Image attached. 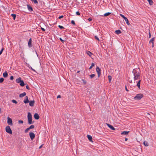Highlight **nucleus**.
<instances>
[{
	"label": "nucleus",
	"mask_w": 156,
	"mask_h": 156,
	"mask_svg": "<svg viewBox=\"0 0 156 156\" xmlns=\"http://www.w3.org/2000/svg\"><path fill=\"white\" fill-rule=\"evenodd\" d=\"M26 95V93L25 92H24L23 93L20 94L19 95V97L20 98H22L24 96H25Z\"/></svg>",
	"instance_id": "16"
},
{
	"label": "nucleus",
	"mask_w": 156,
	"mask_h": 156,
	"mask_svg": "<svg viewBox=\"0 0 156 156\" xmlns=\"http://www.w3.org/2000/svg\"><path fill=\"white\" fill-rule=\"evenodd\" d=\"M94 64L93 63H92L91 64V65L90 66L89 68V69H91L92 68V67L94 66Z\"/></svg>",
	"instance_id": "31"
},
{
	"label": "nucleus",
	"mask_w": 156,
	"mask_h": 156,
	"mask_svg": "<svg viewBox=\"0 0 156 156\" xmlns=\"http://www.w3.org/2000/svg\"><path fill=\"white\" fill-rule=\"evenodd\" d=\"M76 14L77 15L79 16L80 15V13L79 12H76Z\"/></svg>",
	"instance_id": "43"
},
{
	"label": "nucleus",
	"mask_w": 156,
	"mask_h": 156,
	"mask_svg": "<svg viewBox=\"0 0 156 156\" xmlns=\"http://www.w3.org/2000/svg\"><path fill=\"white\" fill-rule=\"evenodd\" d=\"M109 81L110 82L112 80V76H108Z\"/></svg>",
	"instance_id": "29"
},
{
	"label": "nucleus",
	"mask_w": 156,
	"mask_h": 156,
	"mask_svg": "<svg viewBox=\"0 0 156 156\" xmlns=\"http://www.w3.org/2000/svg\"><path fill=\"white\" fill-rule=\"evenodd\" d=\"M23 123V121L21 120H20L18 121V123Z\"/></svg>",
	"instance_id": "40"
},
{
	"label": "nucleus",
	"mask_w": 156,
	"mask_h": 156,
	"mask_svg": "<svg viewBox=\"0 0 156 156\" xmlns=\"http://www.w3.org/2000/svg\"><path fill=\"white\" fill-rule=\"evenodd\" d=\"M29 102V101L27 96H26L25 99L23 100V102L25 104H27Z\"/></svg>",
	"instance_id": "9"
},
{
	"label": "nucleus",
	"mask_w": 156,
	"mask_h": 156,
	"mask_svg": "<svg viewBox=\"0 0 156 156\" xmlns=\"http://www.w3.org/2000/svg\"><path fill=\"white\" fill-rule=\"evenodd\" d=\"M29 136L31 139L32 140H33L35 137V134L32 132H30Z\"/></svg>",
	"instance_id": "7"
},
{
	"label": "nucleus",
	"mask_w": 156,
	"mask_h": 156,
	"mask_svg": "<svg viewBox=\"0 0 156 156\" xmlns=\"http://www.w3.org/2000/svg\"><path fill=\"white\" fill-rule=\"evenodd\" d=\"M63 17V16H62H62H59L58 17V18H59V19H61V18H62Z\"/></svg>",
	"instance_id": "48"
},
{
	"label": "nucleus",
	"mask_w": 156,
	"mask_h": 156,
	"mask_svg": "<svg viewBox=\"0 0 156 156\" xmlns=\"http://www.w3.org/2000/svg\"><path fill=\"white\" fill-rule=\"evenodd\" d=\"M27 8L29 11L30 12H31L33 11V9L32 7L29 5H27Z\"/></svg>",
	"instance_id": "15"
},
{
	"label": "nucleus",
	"mask_w": 156,
	"mask_h": 156,
	"mask_svg": "<svg viewBox=\"0 0 156 156\" xmlns=\"http://www.w3.org/2000/svg\"><path fill=\"white\" fill-rule=\"evenodd\" d=\"M28 46L29 48H30L32 46V39L31 38L30 39L28 42Z\"/></svg>",
	"instance_id": "13"
},
{
	"label": "nucleus",
	"mask_w": 156,
	"mask_h": 156,
	"mask_svg": "<svg viewBox=\"0 0 156 156\" xmlns=\"http://www.w3.org/2000/svg\"><path fill=\"white\" fill-rule=\"evenodd\" d=\"M148 1V2L149 3V4L150 5H152L153 4V2L152 0H147Z\"/></svg>",
	"instance_id": "22"
},
{
	"label": "nucleus",
	"mask_w": 156,
	"mask_h": 156,
	"mask_svg": "<svg viewBox=\"0 0 156 156\" xmlns=\"http://www.w3.org/2000/svg\"><path fill=\"white\" fill-rule=\"evenodd\" d=\"M82 81H83V83L85 84L87 83L86 80H85L82 79Z\"/></svg>",
	"instance_id": "39"
},
{
	"label": "nucleus",
	"mask_w": 156,
	"mask_h": 156,
	"mask_svg": "<svg viewBox=\"0 0 156 156\" xmlns=\"http://www.w3.org/2000/svg\"><path fill=\"white\" fill-rule=\"evenodd\" d=\"M139 71V70L138 69H135L133 71V73L134 76V80L135 81L140 78V74Z\"/></svg>",
	"instance_id": "1"
},
{
	"label": "nucleus",
	"mask_w": 156,
	"mask_h": 156,
	"mask_svg": "<svg viewBox=\"0 0 156 156\" xmlns=\"http://www.w3.org/2000/svg\"><path fill=\"white\" fill-rule=\"evenodd\" d=\"M28 128L30 129H33L34 128V125H31Z\"/></svg>",
	"instance_id": "32"
},
{
	"label": "nucleus",
	"mask_w": 156,
	"mask_h": 156,
	"mask_svg": "<svg viewBox=\"0 0 156 156\" xmlns=\"http://www.w3.org/2000/svg\"><path fill=\"white\" fill-rule=\"evenodd\" d=\"M106 124L107 125V126L112 130H115V128H114L112 125L108 123H106Z\"/></svg>",
	"instance_id": "12"
},
{
	"label": "nucleus",
	"mask_w": 156,
	"mask_h": 156,
	"mask_svg": "<svg viewBox=\"0 0 156 156\" xmlns=\"http://www.w3.org/2000/svg\"><path fill=\"white\" fill-rule=\"evenodd\" d=\"M26 88L28 90H30V89L28 85L26 86Z\"/></svg>",
	"instance_id": "46"
},
{
	"label": "nucleus",
	"mask_w": 156,
	"mask_h": 156,
	"mask_svg": "<svg viewBox=\"0 0 156 156\" xmlns=\"http://www.w3.org/2000/svg\"><path fill=\"white\" fill-rule=\"evenodd\" d=\"M95 38L96 40H98V41H99V38L97 36H95Z\"/></svg>",
	"instance_id": "44"
},
{
	"label": "nucleus",
	"mask_w": 156,
	"mask_h": 156,
	"mask_svg": "<svg viewBox=\"0 0 156 156\" xmlns=\"http://www.w3.org/2000/svg\"><path fill=\"white\" fill-rule=\"evenodd\" d=\"M125 89L127 91H129L127 89L126 86H125Z\"/></svg>",
	"instance_id": "52"
},
{
	"label": "nucleus",
	"mask_w": 156,
	"mask_h": 156,
	"mask_svg": "<svg viewBox=\"0 0 156 156\" xmlns=\"http://www.w3.org/2000/svg\"><path fill=\"white\" fill-rule=\"evenodd\" d=\"M21 81H22V80H21V78L19 77V78H18L16 79V82L17 83H20Z\"/></svg>",
	"instance_id": "18"
},
{
	"label": "nucleus",
	"mask_w": 156,
	"mask_h": 156,
	"mask_svg": "<svg viewBox=\"0 0 156 156\" xmlns=\"http://www.w3.org/2000/svg\"><path fill=\"white\" fill-rule=\"evenodd\" d=\"M36 54H37V56H38L37 54V52H36Z\"/></svg>",
	"instance_id": "58"
},
{
	"label": "nucleus",
	"mask_w": 156,
	"mask_h": 156,
	"mask_svg": "<svg viewBox=\"0 0 156 156\" xmlns=\"http://www.w3.org/2000/svg\"><path fill=\"white\" fill-rule=\"evenodd\" d=\"M8 73L6 72H5L3 74V75L4 77H6L8 76Z\"/></svg>",
	"instance_id": "21"
},
{
	"label": "nucleus",
	"mask_w": 156,
	"mask_h": 156,
	"mask_svg": "<svg viewBox=\"0 0 156 156\" xmlns=\"http://www.w3.org/2000/svg\"><path fill=\"white\" fill-rule=\"evenodd\" d=\"M79 72H80V71H79L77 72V73H79Z\"/></svg>",
	"instance_id": "57"
},
{
	"label": "nucleus",
	"mask_w": 156,
	"mask_h": 156,
	"mask_svg": "<svg viewBox=\"0 0 156 156\" xmlns=\"http://www.w3.org/2000/svg\"><path fill=\"white\" fill-rule=\"evenodd\" d=\"M41 30L43 31H45V30L44 29V28H42V27H41Z\"/></svg>",
	"instance_id": "51"
},
{
	"label": "nucleus",
	"mask_w": 156,
	"mask_h": 156,
	"mask_svg": "<svg viewBox=\"0 0 156 156\" xmlns=\"http://www.w3.org/2000/svg\"><path fill=\"white\" fill-rule=\"evenodd\" d=\"M128 140V139L127 138H125V141H126Z\"/></svg>",
	"instance_id": "55"
},
{
	"label": "nucleus",
	"mask_w": 156,
	"mask_h": 156,
	"mask_svg": "<svg viewBox=\"0 0 156 156\" xmlns=\"http://www.w3.org/2000/svg\"><path fill=\"white\" fill-rule=\"evenodd\" d=\"M4 49V48H2V49L1 50V51H0V55H1L2 54V52Z\"/></svg>",
	"instance_id": "35"
},
{
	"label": "nucleus",
	"mask_w": 156,
	"mask_h": 156,
	"mask_svg": "<svg viewBox=\"0 0 156 156\" xmlns=\"http://www.w3.org/2000/svg\"><path fill=\"white\" fill-rule=\"evenodd\" d=\"M61 96L60 95H58L57 97V98H61Z\"/></svg>",
	"instance_id": "53"
},
{
	"label": "nucleus",
	"mask_w": 156,
	"mask_h": 156,
	"mask_svg": "<svg viewBox=\"0 0 156 156\" xmlns=\"http://www.w3.org/2000/svg\"><path fill=\"white\" fill-rule=\"evenodd\" d=\"M32 2H33L35 4H37L38 3V2L37 0H31Z\"/></svg>",
	"instance_id": "34"
},
{
	"label": "nucleus",
	"mask_w": 156,
	"mask_h": 156,
	"mask_svg": "<svg viewBox=\"0 0 156 156\" xmlns=\"http://www.w3.org/2000/svg\"><path fill=\"white\" fill-rule=\"evenodd\" d=\"M27 118L28 119V123L29 124H31L34 123V121H32V115L30 112L28 113Z\"/></svg>",
	"instance_id": "2"
},
{
	"label": "nucleus",
	"mask_w": 156,
	"mask_h": 156,
	"mask_svg": "<svg viewBox=\"0 0 156 156\" xmlns=\"http://www.w3.org/2000/svg\"><path fill=\"white\" fill-rule=\"evenodd\" d=\"M140 82L141 80H140L137 83V84L136 85L140 89Z\"/></svg>",
	"instance_id": "19"
},
{
	"label": "nucleus",
	"mask_w": 156,
	"mask_h": 156,
	"mask_svg": "<svg viewBox=\"0 0 156 156\" xmlns=\"http://www.w3.org/2000/svg\"><path fill=\"white\" fill-rule=\"evenodd\" d=\"M59 39L62 43H64L65 42V41L62 40L61 38H60Z\"/></svg>",
	"instance_id": "42"
},
{
	"label": "nucleus",
	"mask_w": 156,
	"mask_h": 156,
	"mask_svg": "<svg viewBox=\"0 0 156 156\" xmlns=\"http://www.w3.org/2000/svg\"><path fill=\"white\" fill-rule=\"evenodd\" d=\"M143 96L144 95L143 94H138L134 98V99L137 100H140Z\"/></svg>",
	"instance_id": "3"
},
{
	"label": "nucleus",
	"mask_w": 156,
	"mask_h": 156,
	"mask_svg": "<svg viewBox=\"0 0 156 156\" xmlns=\"http://www.w3.org/2000/svg\"><path fill=\"white\" fill-rule=\"evenodd\" d=\"M7 123L8 124L10 125H12V120L11 118H10L9 117H7Z\"/></svg>",
	"instance_id": "6"
},
{
	"label": "nucleus",
	"mask_w": 156,
	"mask_h": 156,
	"mask_svg": "<svg viewBox=\"0 0 156 156\" xmlns=\"http://www.w3.org/2000/svg\"><path fill=\"white\" fill-rule=\"evenodd\" d=\"M90 78L91 79L92 78L95 76V75L94 74H92L90 75Z\"/></svg>",
	"instance_id": "33"
},
{
	"label": "nucleus",
	"mask_w": 156,
	"mask_h": 156,
	"mask_svg": "<svg viewBox=\"0 0 156 156\" xmlns=\"http://www.w3.org/2000/svg\"><path fill=\"white\" fill-rule=\"evenodd\" d=\"M34 117L35 119L38 120L39 119L40 117L38 114L36 113L34 115Z\"/></svg>",
	"instance_id": "11"
},
{
	"label": "nucleus",
	"mask_w": 156,
	"mask_h": 156,
	"mask_svg": "<svg viewBox=\"0 0 156 156\" xmlns=\"http://www.w3.org/2000/svg\"><path fill=\"white\" fill-rule=\"evenodd\" d=\"M4 81V79L2 78H0V83H2Z\"/></svg>",
	"instance_id": "36"
},
{
	"label": "nucleus",
	"mask_w": 156,
	"mask_h": 156,
	"mask_svg": "<svg viewBox=\"0 0 156 156\" xmlns=\"http://www.w3.org/2000/svg\"><path fill=\"white\" fill-rule=\"evenodd\" d=\"M58 27L61 29L64 28L62 26L60 25L58 26Z\"/></svg>",
	"instance_id": "37"
},
{
	"label": "nucleus",
	"mask_w": 156,
	"mask_h": 156,
	"mask_svg": "<svg viewBox=\"0 0 156 156\" xmlns=\"http://www.w3.org/2000/svg\"><path fill=\"white\" fill-rule=\"evenodd\" d=\"M129 133V131H123L121 133V134L122 135H127L128 133Z\"/></svg>",
	"instance_id": "17"
},
{
	"label": "nucleus",
	"mask_w": 156,
	"mask_h": 156,
	"mask_svg": "<svg viewBox=\"0 0 156 156\" xmlns=\"http://www.w3.org/2000/svg\"><path fill=\"white\" fill-rule=\"evenodd\" d=\"M12 102L14 103H15V104H17V102L15 100L13 99L12 100Z\"/></svg>",
	"instance_id": "30"
},
{
	"label": "nucleus",
	"mask_w": 156,
	"mask_h": 156,
	"mask_svg": "<svg viewBox=\"0 0 156 156\" xmlns=\"http://www.w3.org/2000/svg\"><path fill=\"white\" fill-rule=\"evenodd\" d=\"M20 85L22 87L24 86L25 84L23 80H22L20 82Z\"/></svg>",
	"instance_id": "24"
},
{
	"label": "nucleus",
	"mask_w": 156,
	"mask_h": 156,
	"mask_svg": "<svg viewBox=\"0 0 156 156\" xmlns=\"http://www.w3.org/2000/svg\"><path fill=\"white\" fill-rule=\"evenodd\" d=\"M115 33L117 34H119L121 33V31L119 30H118L115 31Z\"/></svg>",
	"instance_id": "23"
},
{
	"label": "nucleus",
	"mask_w": 156,
	"mask_h": 156,
	"mask_svg": "<svg viewBox=\"0 0 156 156\" xmlns=\"http://www.w3.org/2000/svg\"><path fill=\"white\" fill-rule=\"evenodd\" d=\"M144 144L145 146H148V144L147 142L146 141H144Z\"/></svg>",
	"instance_id": "25"
},
{
	"label": "nucleus",
	"mask_w": 156,
	"mask_h": 156,
	"mask_svg": "<svg viewBox=\"0 0 156 156\" xmlns=\"http://www.w3.org/2000/svg\"><path fill=\"white\" fill-rule=\"evenodd\" d=\"M5 130L7 133H8L10 134H12V132L9 126H7L6 127Z\"/></svg>",
	"instance_id": "4"
},
{
	"label": "nucleus",
	"mask_w": 156,
	"mask_h": 156,
	"mask_svg": "<svg viewBox=\"0 0 156 156\" xmlns=\"http://www.w3.org/2000/svg\"><path fill=\"white\" fill-rule=\"evenodd\" d=\"M29 67L30 69H31L33 71H34V72H35V71H35V70L34 69H33V68L31 67V66H30V67Z\"/></svg>",
	"instance_id": "45"
},
{
	"label": "nucleus",
	"mask_w": 156,
	"mask_h": 156,
	"mask_svg": "<svg viewBox=\"0 0 156 156\" xmlns=\"http://www.w3.org/2000/svg\"><path fill=\"white\" fill-rule=\"evenodd\" d=\"M87 137L88 139V140L90 141H92V137L89 135H87Z\"/></svg>",
	"instance_id": "20"
},
{
	"label": "nucleus",
	"mask_w": 156,
	"mask_h": 156,
	"mask_svg": "<svg viewBox=\"0 0 156 156\" xmlns=\"http://www.w3.org/2000/svg\"><path fill=\"white\" fill-rule=\"evenodd\" d=\"M129 82L130 83H132V80H129Z\"/></svg>",
	"instance_id": "56"
},
{
	"label": "nucleus",
	"mask_w": 156,
	"mask_h": 156,
	"mask_svg": "<svg viewBox=\"0 0 156 156\" xmlns=\"http://www.w3.org/2000/svg\"><path fill=\"white\" fill-rule=\"evenodd\" d=\"M71 23L73 25H75V21L74 20H72L71 21Z\"/></svg>",
	"instance_id": "41"
},
{
	"label": "nucleus",
	"mask_w": 156,
	"mask_h": 156,
	"mask_svg": "<svg viewBox=\"0 0 156 156\" xmlns=\"http://www.w3.org/2000/svg\"><path fill=\"white\" fill-rule=\"evenodd\" d=\"M96 70L98 74V77H99L101 74V70L98 66H97L96 67Z\"/></svg>",
	"instance_id": "8"
},
{
	"label": "nucleus",
	"mask_w": 156,
	"mask_h": 156,
	"mask_svg": "<svg viewBox=\"0 0 156 156\" xmlns=\"http://www.w3.org/2000/svg\"><path fill=\"white\" fill-rule=\"evenodd\" d=\"M88 20L89 21H91V20H92V19L91 18H89L88 19Z\"/></svg>",
	"instance_id": "49"
},
{
	"label": "nucleus",
	"mask_w": 156,
	"mask_h": 156,
	"mask_svg": "<svg viewBox=\"0 0 156 156\" xmlns=\"http://www.w3.org/2000/svg\"><path fill=\"white\" fill-rule=\"evenodd\" d=\"M120 16L124 19L125 21L126 22V24L128 25H130V24L129 23L128 20L126 17H125L124 15L121 14H120Z\"/></svg>",
	"instance_id": "5"
},
{
	"label": "nucleus",
	"mask_w": 156,
	"mask_h": 156,
	"mask_svg": "<svg viewBox=\"0 0 156 156\" xmlns=\"http://www.w3.org/2000/svg\"><path fill=\"white\" fill-rule=\"evenodd\" d=\"M151 34L150 32H149V37H148V38H151Z\"/></svg>",
	"instance_id": "47"
},
{
	"label": "nucleus",
	"mask_w": 156,
	"mask_h": 156,
	"mask_svg": "<svg viewBox=\"0 0 156 156\" xmlns=\"http://www.w3.org/2000/svg\"><path fill=\"white\" fill-rule=\"evenodd\" d=\"M11 16L13 18V19L15 20L16 19V15L15 14H11Z\"/></svg>",
	"instance_id": "27"
},
{
	"label": "nucleus",
	"mask_w": 156,
	"mask_h": 156,
	"mask_svg": "<svg viewBox=\"0 0 156 156\" xmlns=\"http://www.w3.org/2000/svg\"><path fill=\"white\" fill-rule=\"evenodd\" d=\"M29 130H30V129L29 128H27L25 130V133H27Z\"/></svg>",
	"instance_id": "38"
},
{
	"label": "nucleus",
	"mask_w": 156,
	"mask_h": 156,
	"mask_svg": "<svg viewBox=\"0 0 156 156\" xmlns=\"http://www.w3.org/2000/svg\"><path fill=\"white\" fill-rule=\"evenodd\" d=\"M10 79L11 80H12L13 79V76H11L10 77Z\"/></svg>",
	"instance_id": "50"
},
{
	"label": "nucleus",
	"mask_w": 156,
	"mask_h": 156,
	"mask_svg": "<svg viewBox=\"0 0 156 156\" xmlns=\"http://www.w3.org/2000/svg\"><path fill=\"white\" fill-rule=\"evenodd\" d=\"M111 14V12H107V13H105L104 15L105 16H108L109 15H110Z\"/></svg>",
	"instance_id": "26"
},
{
	"label": "nucleus",
	"mask_w": 156,
	"mask_h": 156,
	"mask_svg": "<svg viewBox=\"0 0 156 156\" xmlns=\"http://www.w3.org/2000/svg\"><path fill=\"white\" fill-rule=\"evenodd\" d=\"M155 39V37H154L151 38L149 41V43L150 44L152 43V47H154V41Z\"/></svg>",
	"instance_id": "10"
},
{
	"label": "nucleus",
	"mask_w": 156,
	"mask_h": 156,
	"mask_svg": "<svg viewBox=\"0 0 156 156\" xmlns=\"http://www.w3.org/2000/svg\"><path fill=\"white\" fill-rule=\"evenodd\" d=\"M42 146H43V145H41V146H40L39 147V149H41L42 147Z\"/></svg>",
	"instance_id": "54"
},
{
	"label": "nucleus",
	"mask_w": 156,
	"mask_h": 156,
	"mask_svg": "<svg viewBox=\"0 0 156 156\" xmlns=\"http://www.w3.org/2000/svg\"><path fill=\"white\" fill-rule=\"evenodd\" d=\"M29 105L30 106L33 107L34 106V104L35 102L34 100L29 101Z\"/></svg>",
	"instance_id": "14"
},
{
	"label": "nucleus",
	"mask_w": 156,
	"mask_h": 156,
	"mask_svg": "<svg viewBox=\"0 0 156 156\" xmlns=\"http://www.w3.org/2000/svg\"><path fill=\"white\" fill-rule=\"evenodd\" d=\"M87 54L89 56H90L92 54L91 52L90 51H87Z\"/></svg>",
	"instance_id": "28"
}]
</instances>
